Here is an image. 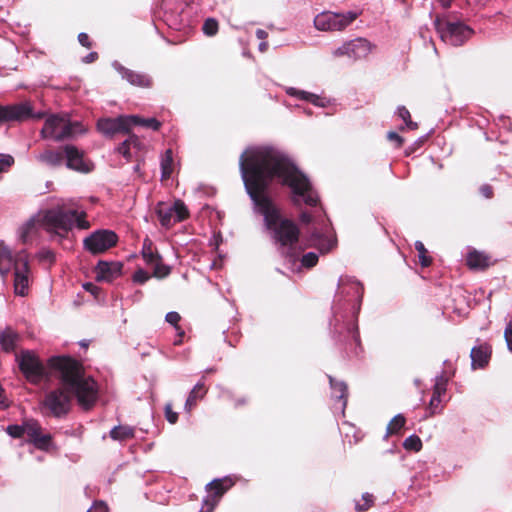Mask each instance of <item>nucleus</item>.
Segmentation results:
<instances>
[{
    "mask_svg": "<svg viewBox=\"0 0 512 512\" xmlns=\"http://www.w3.org/2000/svg\"><path fill=\"white\" fill-rule=\"evenodd\" d=\"M239 165L246 191L248 182L257 177L266 183L265 194L269 195L273 179L278 178L283 186L290 189L289 200L295 208L318 207L321 204L318 191L309 177L279 151L272 148L246 151L241 155Z\"/></svg>",
    "mask_w": 512,
    "mask_h": 512,
    "instance_id": "f257e3e1",
    "label": "nucleus"
},
{
    "mask_svg": "<svg viewBox=\"0 0 512 512\" xmlns=\"http://www.w3.org/2000/svg\"><path fill=\"white\" fill-rule=\"evenodd\" d=\"M47 365L59 385L47 392L41 402L44 413L55 418L66 417L73 400L85 411L91 410L98 400V384L87 376L83 364L66 355L52 356Z\"/></svg>",
    "mask_w": 512,
    "mask_h": 512,
    "instance_id": "f03ea898",
    "label": "nucleus"
},
{
    "mask_svg": "<svg viewBox=\"0 0 512 512\" xmlns=\"http://www.w3.org/2000/svg\"><path fill=\"white\" fill-rule=\"evenodd\" d=\"M266 187V183L253 177L247 184V194L256 210L263 215L265 227L281 256L294 263L299 255L296 246L300 239V229L293 220L281 215L280 209L273 203L271 197L265 194Z\"/></svg>",
    "mask_w": 512,
    "mask_h": 512,
    "instance_id": "7ed1b4c3",
    "label": "nucleus"
},
{
    "mask_svg": "<svg viewBox=\"0 0 512 512\" xmlns=\"http://www.w3.org/2000/svg\"><path fill=\"white\" fill-rule=\"evenodd\" d=\"M85 128L79 121H71L68 115H50L41 130L43 138H51L56 142L74 139L85 133Z\"/></svg>",
    "mask_w": 512,
    "mask_h": 512,
    "instance_id": "20e7f679",
    "label": "nucleus"
},
{
    "mask_svg": "<svg viewBox=\"0 0 512 512\" xmlns=\"http://www.w3.org/2000/svg\"><path fill=\"white\" fill-rule=\"evenodd\" d=\"M434 27L443 42L455 47L462 46L474 33L473 29L463 22L441 16L435 18Z\"/></svg>",
    "mask_w": 512,
    "mask_h": 512,
    "instance_id": "39448f33",
    "label": "nucleus"
},
{
    "mask_svg": "<svg viewBox=\"0 0 512 512\" xmlns=\"http://www.w3.org/2000/svg\"><path fill=\"white\" fill-rule=\"evenodd\" d=\"M15 361L24 378L33 385L40 384L47 377V370L33 350L24 349L15 354Z\"/></svg>",
    "mask_w": 512,
    "mask_h": 512,
    "instance_id": "423d86ee",
    "label": "nucleus"
},
{
    "mask_svg": "<svg viewBox=\"0 0 512 512\" xmlns=\"http://www.w3.org/2000/svg\"><path fill=\"white\" fill-rule=\"evenodd\" d=\"M45 113H34L30 102H20L10 105L0 104V126L10 123H22L29 119H42Z\"/></svg>",
    "mask_w": 512,
    "mask_h": 512,
    "instance_id": "0eeeda50",
    "label": "nucleus"
},
{
    "mask_svg": "<svg viewBox=\"0 0 512 512\" xmlns=\"http://www.w3.org/2000/svg\"><path fill=\"white\" fill-rule=\"evenodd\" d=\"M155 213L160 224L166 229H169L175 223L185 221L190 217L187 206L180 199L175 200L172 205L165 202L157 203Z\"/></svg>",
    "mask_w": 512,
    "mask_h": 512,
    "instance_id": "6e6552de",
    "label": "nucleus"
},
{
    "mask_svg": "<svg viewBox=\"0 0 512 512\" xmlns=\"http://www.w3.org/2000/svg\"><path fill=\"white\" fill-rule=\"evenodd\" d=\"M75 215V212H69L62 208L49 209L44 212L42 223L48 232L63 235L71 230Z\"/></svg>",
    "mask_w": 512,
    "mask_h": 512,
    "instance_id": "1a4fd4ad",
    "label": "nucleus"
},
{
    "mask_svg": "<svg viewBox=\"0 0 512 512\" xmlns=\"http://www.w3.org/2000/svg\"><path fill=\"white\" fill-rule=\"evenodd\" d=\"M357 12L347 13L323 12L314 19L316 29L320 31H342L358 18Z\"/></svg>",
    "mask_w": 512,
    "mask_h": 512,
    "instance_id": "9d476101",
    "label": "nucleus"
},
{
    "mask_svg": "<svg viewBox=\"0 0 512 512\" xmlns=\"http://www.w3.org/2000/svg\"><path fill=\"white\" fill-rule=\"evenodd\" d=\"M117 242L118 236L114 231L99 229L84 239L83 246L92 255H99L116 246Z\"/></svg>",
    "mask_w": 512,
    "mask_h": 512,
    "instance_id": "9b49d317",
    "label": "nucleus"
},
{
    "mask_svg": "<svg viewBox=\"0 0 512 512\" xmlns=\"http://www.w3.org/2000/svg\"><path fill=\"white\" fill-rule=\"evenodd\" d=\"M30 266L26 251L16 254L14 260V292L18 296L28 295Z\"/></svg>",
    "mask_w": 512,
    "mask_h": 512,
    "instance_id": "f8f14e48",
    "label": "nucleus"
},
{
    "mask_svg": "<svg viewBox=\"0 0 512 512\" xmlns=\"http://www.w3.org/2000/svg\"><path fill=\"white\" fill-rule=\"evenodd\" d=\"M373 45L365 38H356L345 42L341 47L337 48L333 55L335 57L347 56L354 60L367 57L372 51Z\"/></svg>",
    "mask_w": 512,
    "mask_h": 512,
    "instance_id": "ddd939ff",
    "label": "nucleus"
},
{
    "mask_svg": "<svg viewBox=\"0 0 512 512\" xmlns=\"http://www.w3.org/2000/svg\"><path fill=\"white\" fill-rule=\"evenodd\" d=\"M233 482L229 478L214 479L207 484L206 489L209 495L204 500L203 509L207 508L206 512H212L218 504L220 498L233 486Z\"/></svg>",
    "mask_w": 512,
    "mask_h": 512,
    "instance_id": "4468645a",
    "label": "nucleus"
},
{
    "mask_svg": "<svg viewBox=\"0 0 512 512\" xmlns=\"http://www.w3.org/2000/svg\"><path fill=\"white\" fill-rule=\"evenodd\" d=\"M66 166L71 169L82 173H88L92 170V163L86 160L84 152L79 150L74 145L64 146Z\"/></svg>",
    "mask_w": 512,
    "mask_h": 512,
    "instance_id": "2eb2a0df",
    "label": "nucleus"
},
{
    "mask_svg": "<svg viewBox=\"0 0 512 512\" xmlns=\"http://www.w3.org/2000/svg\"><path fill=\"white\" fill-rule=\"evenodd\" d=\"M97 128L102 134L109 137L118 133H129L130 128L128 116L99 119L97 122Z\"/></svg>",
    "mask_w": 512,
    "mask_h": 512,
    "instance_id": "dca6fc26",
    "label": "nucleus"
},
{
    "mask_svg": "<svg viewBox=\"0 0 512 512\" xmlns=\"http://www.w3.org/2000/svg\"><path fill=\"white\" fill-rule=\"evenodd\" d=\"M123 264L119 261H104L100 260L95 266L94 272L96 280L101 282H112L121 276Z\"/></svg>",
    "mask_w": 512,
    "mask_h": 512,
    "instance_id": "f3484780",
    "label": "nucleus"
},
{
    "mask_svg": "<svg viewBox=\"0 0 512 512\" xmlns=\"http://www.w3.org/2000/svg\"><path fill=\"white\" fill-rule=\"evenodd\" d=\"M118 72L121 74L122 78L127 80L131 85L140 88H151L153 85V80L148 74L137 72L123 66L119 67Z\"/></svg>",
    "mask_w": 512,
    "mask_h": 512,
    "instance_id": "a211bd4d",
    "label": "nucleus"
},
{
    "mask_svg": "<svg viewBox=\"0 0 512 512\" xmlns=\"http://www.w3.org/2000/svg\"><path fill=\"white\" fill-rule=\"evenodd\" d=\"M466 264L471 270L484 271L490 266L494 265L490 256L477 250L471 251L466 257Z\"/></svg>",
    "mask_w": 512,
    "mask_h": 512,
    "instance_id": "6ab92c4d",
    "label": "nucleus"
},
{
    "mask_svg": "<svg viewBox=\"0 0 512 512\" xmlns=\"http://www.w3.org/2000/svg\"><path fill=\"white\" fill-rule=\"evenodd\" d=\"M472 368H484L491 357V347L488 344H481L473 347L470 353Z\"/></svg>",
    "mask_w": 512,
    "mask_h": 512,
    "instance_id": "aec40b11",
    "label": "nucleus"
},
{
    "mask_svg": "<svg viewBox=\"0 0 512 512\" xmlns=\"http://www.w3.org/2000/svg\"><path fill=\"white\" fill-rule=\"evenodd\" d=\"M19 339V334L10 328H7L3 332H0V346L2 350L6 353H11L15 351Z\"/></svg>",
    "mask_w": 512,
    "mask_h": 512,
    "instance_id": "412c9836",
    "label": "nucleus"
},
{
    "mask_svg": "<svg viewBox=\"0 0 512 512\" xmlns=\"http://www.w3.org/2000/svg\"><path fill=\"white\" fill-rule=\"evenodd\" d=\"M207 391L208 389L204 382L197 383L188 395L185 403V410L190 412L197 405V402L205 397Z\"/></svg>",
    "mask_w": 512,
    "mask_h": 512,
    "instance_id": "4be33fe9",
    "label": "nucleus"
},
{
    "mask_svg": "<svg viewBox=\"0 0 512 512\" xmlns=\"http://www.w3.org/2000/svg\"><path fill=\"white\" fill-rule=\"evenodd\" d=\"M65 159L64 147L53 150L47 149L39 155V160L43 163H46L50 166H59L62 164Z\"/></svg>",
    "mask_w": 512,
    "mask_h": 512,
    "instance_id": "5701e85b",
    "label": "nucleus"
},
{
    "mask_svg": "<svg viewBox=\"0 0 512 512\" xmlns=\"http://www.w3.org/2000/svg\"><path fill=\"white\" fill-rule=\"evenodd\" d=\"M141 254L147 265L161 260V255L154 248L153 242L148 237L143 240Z\"/></svg>",
    "mask_w": 512,
    "mask_h": 512,
    "instance_id": "b1692460",
    "label": "nucleus"
},
{
    "mask_svg": "<svg viewBox=\"0 0 512 512\" xmlns=\"http://www.w3.org/2000/svg\"><path fill=\"white\" fill-rule=\"evenodd\" d=\"M15 258L12 257L9 248L0 243V274L5 277L14 265Z\"/></svg>",
    "mask_w": 512,
    "mask_h": 512,
    "instance_id": "393cba45",
    "label": "nucleus"
},
{
    "mask_svg": "<svg viewBox=\"0 0 512 512\" xmlns=\"http://www.w3.org/2000/svg\"><path fill=\"white\" fill-rule=\"evenodd\" d=\"M129 128L131 126H143L150 128L154 131H158L161 127V123L156 118H142L139 116H128Z\"/></svg>",
    "mask_w": 512,
    "mask_h": 512,
    "instance_id": "a878e982",
    "label": "nucleus"
},
{
    "mask_svg": "<svg viewBox=\"0 0 512 512\" xmlns=\"http://www.w3.org/2000/svg\"><path fill=\"white\" fill-rule=\"evenodd\" d=\"M134 436H135L134 429L132 427H130V426H127V425L115 426L110 431V437L113 440H117V441L129 440V439L134 438Z\"/></svg>",
    "mask_w": 512,
    "mask_h": 512,
    "instance_id": "bb28decb",
    "label": "nucleus"
},
{
    "mask_svg": "<svg viewBox=\"0 0 512 512\" xmlns=\"http://www.w3.org/2000/svg\"><path fill=\"white\" fill-rule=\"evenodd\" d=\"M173 172V152L167 149L161 159V180H168Z\"/></svg>",
    "mask_w": 512,
    "mask_h": 512,
    "instance_id": "cd10ccee",
    "label": "nucleus"
},
{
    "mask_svg": "<svg viewBox=\"0 0 512 512\" xmlns=\"http://www.w3.org/2000/svg\"><path fill=\"white\" fill-rule=\"evenodd\" d=\"M43 429L40 423L35 419H29L25 421V434L27 441L33 443V441L42 433Z\"/></svg>",
    "mask_w": 512,
    "mask_h": 512,
    "instance_id": "c85d7f7f",
    "label": "nucleus"
},
{
    "mask_svg": "<svg viewBox=\"0 0 512 512\" xmlns=\"http://www.w3.org/2000/svg\"><path fill=\"white\" fill-rule=\"evenodd\" d=\"M414 246L418 253V259L421 267H429L433 262V258L429 255L428 250L425 248L423 242L416 241Z\"/></svg>",
    "mask_w": 512,
    "mask_h": 512,
    "instance_id": "c756f323",
    "label": "nucleus"
},
{
    "mask_svg": "<svg viewBox=\"0 0 512 512\" xmlns=\"http://www.w3.org/2000/svg\"><path fill=\"white\" fill-rule=\"evenodd\" d=\"M406 419L402 414L394 416L387 425L386 435L391 436L398 434L404 427Z\"/></svg>",
    "mask_w": 512,
    "mask_h": 512,
    "instance_id": "7c9ffc66",
    "label": "nucleus"
},
{
    "mask_svg": "<svg viewBox=\"0 0 512 512\" xmlns=\"http://www.w3.org/2000/svg\"><path fill=\"white\" fill-rule=\"evenodd\" d=\"M345 329H346V333H347V336H345V338L347 340L353 342L356 347H360L361 341H360V335H359L357 324L353 321H349L346 324Z\"/></svg>",
    "mask_w": 512,
    "mask_h": 512,
    "instance_id": "2f4dec72",
    "label": "nucleus"
},
{
    "mask_svg": "<svg viewBox=\"0 0 512 512\" xmlns=\"http://www.w3.org/2000/svg\"><path fill=\"white\" fill-rule=\"evenodd\" d=\"M329 382L331 385V388L335 392V396L338 399H344L347 398V385L342 381H337L333 377L329 376Z\"/></svg>",
    "mask_w": 512,
    "mask_h": 512,
    "instance_id": "473e14b6",
    "label": "nucleus"
},
{
    "mask_svg": "<svg viewBox=\"0 0 512 512\" xmlns=\"http://www.w3.org/2000/svg\"><path fill=\"white\" fill-rule=\"evenodd\" d=\"M37 449L39 450H43V451H48L50 449V447L52 446L53 444V439H52V436L51 434L49 433H46V434H43L41 433L32 443Z\"/></svg>",
    "mask_w": 512,
    "mask_h": 512,
    "instance_id": "72a5a7b5",
    "label": "nucleus"
},
{
    "mask_svg": "<svg viewBox=\"0 0 512 512\" xmlns=\"http://www.w3.org/2000/svg\"><path fill=\"white\" fill-rule=\"evenodd\" d=\"M404 449L419 452L422 449V441L417 435L407 437L403 442Z\"/></svg>",
    "mask_w": 512,
    "mask_h": 512,
    "instance_id": "f704fd0d",
    "label": "nucleus"
},
{
    "mask_svg": "<svg viewBox=\"0 0 512 512\" xmlns=\"http://www.w3.org/2000/svg\"><path fill=\"white\" fill-rule=\"evenodd\" d=\"M203 33L209 37L215 36L219 30L218 21L214 18H208L204 21L202 27Z\"/></svg>",
    "mask_w": 512,
    "mask_h": 512,
    "instance_id": "c9c22d12",
    "label": "nucleus"
},
{
    "mask_svg": "<svg viewBox=\"0 0 512 512\" xmlns=\"http://www.w3.org/2000/svg\"><path fill=\"white\" fill-rule=\"evenodd\" d=\"M150 265L154 267V271H153L154 277L164 278V277H167L171 272L170 267L163 264L162 259L157 262H154L153 264H150Z\"/></svg>",
    "mask_w": 512,
    "mask_h": 512,
    "instance_id": "e433bc0d",
    "label": "nucleus"
},
{
    "mask_svg": "<svg viewBox=\"0 0 512 512\" xmlns=\"http://www.w3.org/2000/svg\"><path fill=\"white\" fill-rule=\"evenodd\" d=\"M36 223L33 219L26 222L20 232V239L23 243H26L30 235L35 231Z\"/></svg>",
    "mask_w": 512,
    "mask_h": 512,
    "instance_id": "4c0bfd02",
    "label": "nucleus"
},
{
    "mask_svg": "<svg viewBox=\"0 0 512 512\" xmlns=\"http://www.w3.org/2000/svg\"><path fill=\"white\" fill-rule=\"evenodd\" d=\"M69 212H75L74 223L79 229L86 230L90 228V223L86 220V212H78L77 210H69Z\"/></svg>",
    "mask_w": 512,
    "mask_h": 512,
    "instance_id": "58836bf2",
    "label": "nucleus"
},
{
    "mask_svg": "<svg viewBox=\"0 0 512 512\" xmlns=\"http://www.w3.org/2000/svg\"><path fill=\"white\" fill-rule=\"evenodd\" d=\"M362 500L364 501L363 504H360V503L356 504L355 508L358 512H365V511L369 510L374 504V497L370 493H364L362 495Z\"/></svg>",
    "mask_w": 512,
    "mask_h": 512,
    "instance_id": "ea45409f",
    "label": "nucleus"
},
{
    "mask_svg": "<svg viewBox=\"0 0 512 512\" xmlns=\"http://www.w3.org/2000/svg\"><path fill=\"white\" fill-rule=\"evenodd\" d=\"M6 432L13 438L23 437L25 434V421L22 425H9L6 429Z\"/></svg>",
    "mask_w": 512,
    "mask_h": 512,
    "instance_id": "a19ab883",
    "label": "nucleus"
},
{
    "mask_svg": "<svg viewBox=\"0 0 512 512\" xmlns=\"http://www.w3.org/2000/svg\"><path fill=\"white\" fill-rule=\"evenodd\" d=\"M165 319L168 323L176 328L180 336L184 335V331L178 325L179 321L181 320V316L178 312L167 313Z\"/></svg>",
    "mask_w": 512,
    "mask_h": 512,
    "instance_id": "79ce46f5",
    "label": "nucleus"
},
{
    "mask_svg": "<svg viewBox=\"0 0 512 512\" xmlns=\"http://www.w3.org/2000/svg\"><path fill=\"white\" fill-rule=\"evenodd\" d=\"M340 287L343 289L342 292H344L345 288L348 287L349 291H353L358 298H362L363 296L364 289L358 281H350L347 285L342 282Z\"/></svg>",
    "mask_w": 512,
    "mask_h": 512,
    "instance_id": "37998d69",
    "label": "nucleus"
},
{
    "mask_svg": "<svg viewBox=\"0 0 512 512\" xmlns=\"http://www.w3.org/2000/svg\"><path fill=\"white\" fill-rule=\"evenodd\" d=\"M318 255L314 252L306 253L302 256L301 263L306 268H312L318 263Z\"/></svg>",
    "mask_w": 512,
    "mask_h": 512,
    "instance_id": "c03bdc74",
    "label": "nucleus"
},
{
    "mask_svg": "<svg viewBox=\"0 0 512 512\" xmlns=\"http://www.w3.org/2000/svg\"><path fill=\"white\" fill-rule=\"evenodd\" d=\"M441 403H442L441 397H437L436 395L432 394V397L429 402V407H428L431 415H434L441 411V409H442Z\"/></svg>",
    "mask_w": 512,
    "mask_h": 512,
    "instance_id": "a18cd8bd",
    "label": "nucleus"
},
{
    "mask_svg": "<svg viewBox=\"0 0 512 512\" xmlns=\"http://www.w3.org/2000/svg\"><path fill=\"white\" fill-rule=\"evenodd\" d=\"M446 384L447 381L443 377L438 378L434 385L433 394L436 395L437 397H442L443 395H445Z\"/></svg>",
    "mask_w": 512,
    "mask_h": 512,
    "instance_id": "49530a36",
    "label": "nucleus"
},
{
    "mask_svg": "<svg viewBox=\"0 0 512 512\" xmlns=\"http://www.w3.org/2000/svg\"><path fill=\"white\" fill-rule=\"evenodd\" d=\"M165 418L170 424H176L178 421V413L173 411L172 404L167 403L164 407Z\"/></svg>",
    "mask_w": 512,
    "mask_h": 512,
    "instance_id": "de8ad7c7",
    "label": "nucleus"
},
{
    "mask_svg": "<svg viewBox=\"0 0 512 512\" xmlns=\"http://www.w3.org/2000/svg\"><path fill=\"white\" fill-rule=\"evenodd\" d=\"M151 276L143 269H138L133 274V281L137 284H144L146 283Z\"/></svg>",
    "mask_w": 512,
    "mask_h": 512,
    "instance_id": "09e8293b",
    "label": "nucleus"
},
{
    "mask_svg": "<svg viewBox=\"0 0 512 512\" xmlns=\"http://www.w3.org/2000/svg\"><path fill=\"white\" fill-rule=\"evenodd\" d=\"M14 164V158L11 155H1L0 157V173L7 172Z\"/></svg>",
    "mask_w": 512,
    "mask_h": 512,
    "instance_id": "8fccbe9b",
    "label": "nucleus"
},
{
    "mask_svg": "<svg viewBox=\"0 0 512 512\" xmlns=\"http://www.w3.org/2000/svg\"><path fill=\"white\" fill-rule=\"evenodd\" d=\"M504 338L507 343L509 351L512 352V319L506 325L504 331Z\"/></svg>",
    "mask_w": 512,
    "mask_h": 512,
    "instance_id": "3c124183",
    "label": "nucleus"
},
{
    "mask_svg": "<svg viewBox=\"0 0 512 512\" xmlns=\"http://www.w3.org/2000/svg\"><path fill=\"white\" fill-rule=\"evenodd\" d=\"M39 259L41 261L53 263L55 261V253L50 249H42L39 252Z\"/></svg>",
    "mask_w": 512,
    "mask_h": 512,
    "instance_id": "603ef678",
    "label": "nucleus"
},
{
    "mask_svg": "<svg viewBox=\"0 0 512 512\" xmlns=\"http://www.w3.org/2000/svg\"><path fill=\"white\" fill-rule=\"evenodd\" d=\"M387 138H388V140L395 142L397 148L402 147V145L404 143V139L399 134H397L396 132H393V131L388 132Z\"/></svg>",
    "mask_w": 512,
    "mask_h": 512,
    "instance_id": "864d4df0",
    "label": "nucleus"
},
{
    "mask_svg": "<svg viewBox=\"0 0 512 512\" xmlns=\"http://www.w3.org/2000/svg\"><path fill=\"white\" fill-rule=\"evenodd\" d=\"M130 144L125 140L123 141L120 146L118 147V151L120 154H122L125 158L130 159Z\"/></svg>",
    "mask_w": 512,
    "mask_h": 512,
    "instance_id": "5fc2aeb1",
    "label": "nucleus"
},
{
    "mask_svg": "<svg viewBox=\"0 0 512 512\" xmlns=\"http://www.w3.org/2000/svg\"><path fill=\"white\" fill-rule=\"evenodd\" d=\"M480 193L487 199H491L494 195L493 187L489 184H484L480 187Z\"/></svg>",
    "mask_w": 512,
    "mask_h": 512,
    "instance_id": "6e6d98bb",
    "label": "nucleus"
},
{
    "mask_svg": "<svg viewBox=\"0 0 512 512\" xmlns=\"http://www.w3.org/2000/svg\"><path fill=\"white\" fill-rule=\"evenodd\" d=\"M78 41H79V43H80L82 46H84V47H86V48H88V49L92 47V42H91V40H90V38H89L88 34H86V33H84V32H82V33H80V34L78 35Z\"/></svg>",
    "mask_w": 512,
    "mask_h": 512,
    "instance_id": "4d7b16f0",
    "label": "nucleus"
},
{
    "mask_svg": "<svg viewBox=\"0 0 512 512\" xmlns=\"http://www.w3.org/2000/svg\"><path fill=\"white\" fill-rule=\"evenodd\" d=\"M299 220L303 224H309L313 220V216L310 212L300 209Z\"/></svg>",
    "mask_w": 512,
    "mask_h": 512,
    "instance_id": "13d9d810",
    "label": "nucleus"
},
{
    "mask_svg": "<svg viewBox=\"0 0 512 512\" xmlns=\"http://www.w3.org/2000/svg\"><path fill=\"white\" fill-rule=\"evenodd\" d=\"M128 134L129 136L126 141L130 144V146L139 149L142 144L140 139L136 135L130 134V132Z\"/></svg>",
    "mask_w": 512,
    "mask_h": 512,
    "instance_id": "bf43d9fd",
    "label": "nucleus"
},
{
    "mask_svg": "<svg viewBox=\"0 0 512 512\" xmlns=\"http://www.w3.org/2000/svg\"><path fill=\"white\" fill-rule=\"evenodd\" d=\"M398 116L404 121H408L411 119V115L409 110L405 106H400L398 108Z\"/></svg>",
    "mask_w": 512,
    "mask_h": 512,
    "instance_id": "052dcab7",
    "label": "nucleus"
},
{
    "mask_svg": "<svg viewBox=\"0 0 512 512\" xmlns=\"http://www.w3.org/2000/svg\"><path fill=\"white\" fill-rule=\"evenodd\" d=\"M83 288L92 293L93 295L97 296L98 293L100 292V288L98 286H96L95 284L91 283V282H87L83 285Z\"/></svg>",
    "mask_w": 512,
    "mask_h": 512,
    "instance_id": "680f3d73",
    "label": "nucleus"
},
{
    "mask_svg": "<svg viewBox=\"0 0 512 512\" xmlns=\"http://www.w3.org/2000/svg\"><path fill=\"white\" fill-rule=\"evenodd\" d=\"M0 407L6 409L9 407L8 400L5 395V390L0 386Z\"/></svg>",
    "mask_w": 512,
    "mask_h": 512,
    "instance_id": "e2e57ef3",
    "label": "nucleus"
},
{
    "mask_svg": "<svg viewBox=\"0 0 512 512\" xmlns=\"http://www.w3.org/2000/svg\"><path fill=\"white\" fill-rule=\"evenodd\" d=\"M300 96L302 99H305V100H308L312 103H315L316 104V101L318 100V97L312 93H308V92H305V91H301L299 92Z\"/></svg>",
    "mask_w": 512,
    "mask_h": 512,
    "instance_id": "0e129e2a",
    "label": "nucleus"
},
{
    "mask_svg": "<svg viewBox=\"0 0 512 512\" xmlns=\"http://www.w3.org/2000/svg\"><path fill=\"white\" fill-rule=\"evenodd\" d=\"M256 37L260 40H265L268 37V33L263 29H257Z\"/></svg>",
    "mask_w": 512,
    "mask_h": 512,
    "instance_id": "69168bd1",
    "label": "nucleus"
},
{
    "mask_svg": "<svg viewBox=\"0 0 512 512\" xmlns=\"http://www.w3.org/2000/svg\"><path fill=\"white\" fill-rule=\"evenodd\" d=\"M406 126L411 130L418 129V123L412 121L411 119L405 122Z\"/></svg>",
    "mask_w": 512,
    "mask_h": 512,
    "instance_id": "338daca9",
    "label": "nucleus"
},
{
    "mask_svg": "<svg viewBox=\"0 0 512 512\" xmlns=\"http://www.w3.org/2000/svg\"><path fill=\"white\" fill-rule=\"evenodd\" d=\"M97 58H98V54H97V52H92V53H90V54L86 57V62H87V63H91V62L95 61Z\"/></svg>",
    "mask_w": 512,
    "mask_h": 512,
    "instance_id": "774afa93",
    "label": "nucleus"
}]
</instances>
